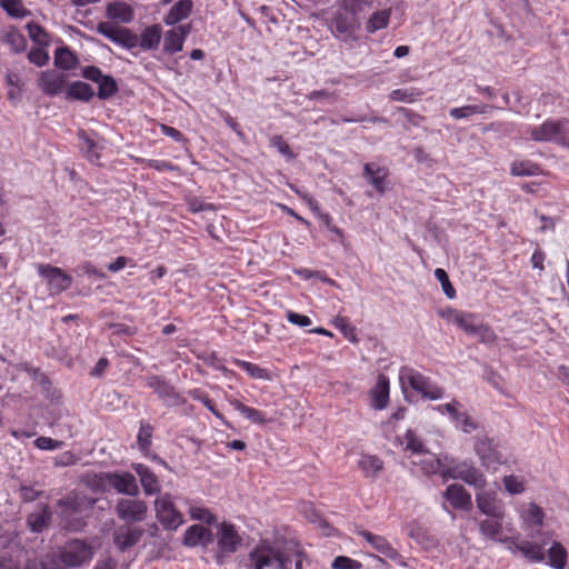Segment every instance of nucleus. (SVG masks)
Wrapping results in <instances>:
<instances>
[{
  "instance_id": "nucleus-1",
  "label": "nucleus",
  "mask_w": 569,
  "mask_h": 569,
  "mask_svg": "<svg viewBox=\"0 0 569 569\" xmlns=\"http://www.w3.org/2000/svg\"><path fill=\"white\" fill-rule=\"evenodd\" d=\"M480 533L492 541L505 543L512 552L521 553L531 563H541L545 560L543 545L536 541L519 540L511 521L506 522L505 517H488L478 523Z\"/></svg>"
},
{
  "instance_id": "nucleus-2",
  "label": "nucleus",
  "mask_w": 569,
  "mask_h": 569,
  "mask_svg": "<svg viewBox=\"0 0 569 569\" xmlns=\"http://www.w3.org/2000/svg\"><path fill=\"white\" fill-rule=\"evenodd\" d=\"M400 381L407 383L416 392L429 400H439L445 396V389L411 367H402Z\"/></svg>"
},
{
  "instance_id": "nucleus-3",
  "label": "nucleus",
  "mask_w": 569,
  "mask_h": 569,
  "mask_svg": "<svg viewBox=\"0 0 569 569\" xmlns=\"http://www.w3.org/2000/svg\"><path fill=\"white\" fill-rule=\"evenodd\" d=\"M568 124L567 119H547L539 126L529 129L530 138L537 142H556L561 146H569L565 128Z\"/></svg>"
},
{
  "instance_id": "nucleus-4",
  "label": "nucleus",
  "mask_w": 569,
  "mask_h": 569,
  "mask_svg": "<svg viewBox=\"0 0 569 569\" xmlns=\"http://www.w3.org/2000/svg\"><path fill=\"white\" fill-rule=\"evenodd\" d=\"M279 547L269 539H261L248 553L246 569L274 568Z\"/></svg>"
},
{
  "instance_id": "nucleus-5",
  "label": "nucleus",
  "mask_w": 569,
  "mask_h": 569,
  "mask_svg": "<svg viewBox=\"0 0 569 569\" xmlns=\"http://www.w3.org/2000/svg\"><path fill=\"white\" fill-rule=\"evenodd\" d=\"M92 557V547L79 539L67 542L59 552V560L69 568L81 567L90 562Z\"/></svg>"
},
{
  "instance_id": "nucleus-6",
  "label": "nucleus",
  "mask_w": 569,
  "mask_h": 569,
  "mask_svg": "<svg viewBox=\"0 0 569 569\" xmlns=\"http://www.w3.org/2000/svg\"><path fill=\"white\" fill-rule=\"evenodd\" d=\"M146 386L154 391L166 407H179L187 403V399L162 376H148Z\"/></svg>"
},
{
  "instance_id": "nucleus-7",
  "label": "nucleus",
  "mask_w": 569,
  "mask_h": 569,
  "mask_svg": "<svg viewBox=\"0 0 569 569\" xmlns=\"http://www.w3.org/2000/svg\"><path fill=\"white\" fill-rule=\"evenodd\" d=\"M443 477L462 480L476 489H483L487 483L485 475L471 461L453 463Z\"/></svg>"
},
{
  "instance_id": "nucleus-8",
  "label": "nucleus",
  "mask_w": 569,
  "mask_h": 569,
  "mask_svg": "<svg viewBox=\"0 0 569 569\" xmlns=\"http://www.w3.org/2000/svg\"><path fill=\"white\" fill-rule=\"evenodd\" d=\"M154 510L158 521L167 530H176L183 522L182 513L176 508L169 493L156 499Z\"/></svg>"
},
{
  "instance_id": "nucleus-9",
  "label": "nucleus",
  "mask_w": 569,
  "mask_h": 569,
  "mask_svg": "<svg viewBox=\"0 0 569 569\" xmlns=\"http://www.w3.org/2000/svg\"><path fill=\"white\" fill-rule=\"evenodd\" d=\"M82 77L98 84V98L107 100L114 96L118 90V83L112 76L102 73L101 69L96 66H87L82 69Z\"/></svg>"
},
{
  "instance_id": "nucleus-10",
  "label": "nucleus",
  "mask_w": 569,
  "mask_h": 569,
  "mask_svg": "<svg viewBox=\"0 0 569 569\" xmlns=\"http://www.w3.org/2000/svg\"><path fill=\"white\" fill-rule=\"evenodd\" d=\"M242 543V537L237 527L228 521H222L218 526L217 546L220 555L234 553Z\"/></svg>"
},
{
  "instance_id": "nucleus-11",
  "label": "nucleus",
  "mask_w": 569,
  "mask_h": 569,
  "mask_svg": "<svg viewBox=\"0 0 569 569\" xmlns=\"http://www.w3.org/2000/svg\"><path fill=\"white\" fill-rule=\"evenodd\" d=\"M38 272L41 276V282H44L50 295H58L67 290L71 284V277L60 268L51 266H39Z\"/></svg>"
},
{
  "instance_id": "nucleus-12",
  "label": "nucleus",
  "mask_w": 569,
  "mask_h": 569,
  "mask_svg": "<svg viewBox=\"0 0 569 569\" xmlns=\"http://www.w3.org/2000/svg\"><path fill=\"white\" fill-rule=\"evenodd\" d=\"M475 452L478 456L482 467L488 470H496L497 467L502 463L501 453L499 452L497 446L493 443V440L488 437L479 438L476 441Z\"/></svg>"
},
{
  "instance_id": "nucleus-13",
  "label": "nucleus",
  "mask_w": 569,
  "mask_h": 569,
  "mask_svg": "<svg viewBox=\"0 0 569 569\" xmlns=\"http://www.w3.org/2000/svg\"><path fill=\"white\" fill-rule=\"evenodd\" d=\"M357 535L361 537L372 549L383 555L388 559L405 566L401 555L395 549L391 543L380 535L372 533L369 530H357Z\"/></svg>"
},
{
  "instance_id": "nucleus-14",
  "label": "nucleus",
  "mask_w": 569,
  "mask_h": 569,
  "mask_svg": "<svg viewBox=\"0 0 569 569\" xmlns=\"http://www.w3.org/2000/svg\"><path fill=\"white\" fill-rule=\"evenodd\" d=\"M106 483L118 493L136 497L139 493V486L136 477L127 471L108 472L104 475Z\"/></svg>"
},
{
  "instance_id": "nucleus-15",
  "label": "nucleus",
  "mask_w": 569,
  "mask_h": 569,
  "mask_svg": "<svg viewBox=\"0 0 569 569\" xmlns=\"http://www.w3.org/2000/svg\"><path fill=\"white\" fill-rule=\"evenodd\" d=\"M116 511L121 520L140 522L146 519L148 506L142 500L121 499L117 503Z\"/></svg>"
},
{
  "instance_id": "nucleus-16",
  "label": "nucleus",
  "mask_w": 569,
  "mask_h": 569,
  "mask_svg": "<svg viewBox=\"0 0 569 569\" xmlns=\"http://www.w3.org/2000/svg\"><path fill=\"white\" fill-rule=\"evenodd\" d=\"M478 509L488 517L501 518L506 516L505 505L498 498L496 491H485L481 489L476 495Z\"/></svg>"
},
{
  "instance_id": "nucleus-17",
  "label": "nucleus",
  "mask_w": 569,
  "mask_h": 569,
  "mask_svg": "<svg viewBox=\"0 0 569 569\" xmlns=\"http://www.w3.org/2000/svg\"><path fill=\"white\" fill-rule=\"evenodd\" d=\"M443 497L453 509L468 511L472 507L471 495L461 485L452 483L448 486Z\"/></svg>"
},
{
  "instance_id": "nucleus-18",
  "label": "nucleus",
  "mask_w": 569,
  "mask_h": 569,
  "mask_svg": "<svg viewBox=\"0 0 569 569\" xmlns=\"http://www.w3.org/2000/svg\"><path fill=\"white\" fill-rule=\"evenodd\" d=\"M191 30L190 24H180L168 30L164 34L163 50L173 54L182 50L184 40Z\"/></svg>"
},
{
  "instance_id": "nucleus-19",
  "label": "nucleus",
  "mask_w": 569,
  "mask_h": 569,
  "mask_svg": "<svg viewBox=\"0 0 569 569\" xmlns=\"http://www.w3.org/2000/svg\"><path fill=\"white\" fill-rule=\"evenodd\" d=\"M132 469L139 476L140 483L147 496L158 495L161 491L160 480L150 467L143 463H132Z\"/></svg>"
},
{
  "instance_id": "nucleus-20",
  "label": "nucleus",
  "mask_w": 569,
  "mask_h": 569,
  "mask_svg": "<svg viewBox=\"0 0 569 569\" xmlns=\"http://www.w3.org/2000/svg\"><path fill=\"white\" fill-rule=\"evenodd\" d=\"M390 382L388 377L379 375L375 387L370 390V406L375 410H383L389 405Z\"/></svg>"
},
{
  "instance_id": "nucleus-21",
  "label": "nucleus",
  "mask_w": 569,
  "mask_h": 569,
  "mask_svg": "<svg viewBox=\"0 0 569 569\" xmlns=\"http://www.w3.org/2000/svg\"><path fill=\"white\" fill-rule=\"evenodd\" d=\"M546 546V541L542 540L540 542ZM545 552V562L547 560V565L552 569H565L568 562V551L565 546L559 541H552L551 546Z\"/></svg>"
},
{
  "instance_id": "nucleus-22",
  "label": "nucleus",
  "mask_w": 569,
  "mask_h": 569,
  "mask_svg": "<svg viewBox=\"0 0 569 569\" xmlns=\"http://www.w3.org/2000/svg\"><path fill=\"white\" fill-rule=\"evenodd\" d=\"M545 517L543 509L537 503L530 502L527 510L520 515L522 528L525 530H539L543 526Z\"/></svg>"
},
{
  "instance_id": "nucleus-23",
  "label": "nucleus",
  "mask_w": 569,
  "mask_h": 569,
  "mask_svg": "<svg viewBox=\"0 0 569 569\" xmlns=\"http://www.w3.org/2000/svg\"><path fill=\"white\" fill-rule=\"evenodd\" d=\"M226 400L234 410L239 411L252 423L264 425L269 421L263 411L256 409L253 407H249L230 395H226Z\"/></svg>"
},
{
  "instance_id": "nucleus-24",
  "label": "nucleus",
  "mask_w": 569,
  "mask_h": 569,
  "mask_svg": "<svg viewBox=\"0 0 569 569\" xmlns=\"http://www.w3.org/2000/svg\"><path fill=\"white\" fill-rule=\"evenodd\" d=\"M67 77L63 73L44 72L40 79V86L48 96H57L63 92Z\"/></svg>"
},
{
  "instance_id": "nucleus-25",
  "label": "nucleus",
  "mask_w": 569,
  "mask_h": 569,
  "mask_svg": "<svg viewBox=\"0 0 569 569\" xmlns=\"http://www.w3.org/2000/svg\"><path fill=\"white\" fill-rule=\"evenodd\" d=\"M363 174L369 180V183L372 184L377 192L385 193V180L388 177L387 168L379 167L373 163H366L363 166Z\"/></svg>"
},
{
  "instance_id": "nucleus-26",
  "label": "nucleus",
  "mask_w": 569,
  "mask_h": 569,
  "mask_svg": "<svg viewBox=\"0 0 569 569\" xmlns=\"http://www.w3.org/2000/svg\"><path fill=\"white\" fill-rule=\"evenodd\" d=\"M212 535L209 529L201 525H192L183 535V545L187 547H196L198 545H207L211 541Z\"/></svg>"
},
{
  "instance_id": "nucleus-27",
  "label": "nucleus",
  "mask_w": 569,
  "mask_h": 569,
  "mask_svg": "<svg viewBox=\"0 0 569 569\" xmlns=\"http://www.w3.org/2000/svg\"><path fill=\"white\" fill-rule=\"evenodd\" d=\"M192 8V0H179L171 7L169 12L164 16V23L167 26H174L178 22L187 19L191 14Z\"/></svg>"
},
{
  "instance_id": "nucleus-28",
  "label": "nucleus",
  "mask_w": 569,
  "mask_h": 569,
  "mask_svg": "<svg viewBox=\"0 0 569 569\" xmlns=\"http://www.w3.org/2000/svg\"><path fill=\"white\" fill-rule=\"evenodd\" d=\"M142 536L141 529L132 528H120L114 532V543L121 550L124 551L128 548L137 545Z\"/></svg>"
},
{
  "instance_id": "nucleus-29",
  "label": "nucleus",
  "mask_w": 569,
  "mask_h": 569,
  "mask_svg": "<svg viewBox=\"0 0 569 569\" xmlns=\"http://www.w3.org/2000/svg\"><path fill=\"white\" fill-rule=\"evenodd\" d=\"M510 173L513 177H533L543 174L542 167L528 159L515 160L510 164Z\"/></svg>"
},
{
  "instance_id": "nucleus-30",
  "label": "nucleus",
  "mask_w": 569,
  "mask_h": 569,
  "mask_svg": "<svg viewBox=\"0 0 569 569\" xmlns=\"http://www.w3.org/2000/svg\"><path fill=\"white\" fill-rule=\"evenodd\" d=\"M94 97L92 87L82 81H74L66 90V99L89 102Z\"/></svg>"
},
{
  "instance_id": "nucleus-31",
  "label": "nucleus",
  "mask_w": 569,
  "mask_h": 569,
  "mask_svg": "<svg viewBox=\"0 0 569 569\" xmlns=\"http://www.w3.org/2000/svg\"><path fill=\"white\" fill-rule=\"evenodd\" d=\"M161 40V27L159 24H152L147 27L140 39L138 38V46L143 50H152L158 48Z\"/></svg>"
},
{
  "instance_id": "nucleus-32",
  "label": "nucleus",
  "mask_w": 569,
  "mask_h": 569,
  "mask_svg": "<svg viewBox=\"0 0 569 569\" xmlns=\"http://www.w3.org/2000/svg\"><path fill=\"white\" fill-rule=\"evenodd\" d=\"M491 109L489 104H466L462 107L451 108L449 114L455 120L467 119L473 114H483Z\"/></svg>"
},
{
  "instance_id": "nucleus-33",
  "label": "nucleus",
  "mask_w": 569,
  "mask_h": 569,
  "mask_svg": "<svg viewBox=\"0 0 569 569\" xmlns=\"http://www.w3.org/2000/svg\"><path fill=\"white\" fill-rule=\"evenodd\" d=\"M6 80L9 87L8 99L16 106L21 100L24 82L19 74L12 72L7 73Z\"/></svg>"
},
{
  "instance_id": "nucleus-34",
  "label": "nucleus",
  "mask_w": 569,
  "mask_h": 569,
  "mask_svg": "<svg viewBox=\"0 0 569 569\" xmlns=\"http://www.w3.org/2000/svg\"><path fill=\"white\" fill-rule=\"evenodd\" d=\"M153 427L147 421H140V429L137 436L139 450L148 456L152 446Z\"/></svg>"
},
{
  "instance_id": "nucleus-35",
  "label": "nucleus",
  "mask_w": 569,
  "mask_h": 569,
  "mask_svg": "<svg viewBox=\"0 0 569 569\" xmlns=\"http://www.w3.org/2000/svg\"><path fill=\"white\" fill-rule=\"evenodd\" d=\"M383 467L385 463L378 456L366 455L359 460V468L363 471L366 477H376L383 470Z\"/></svg>"
},
{
  "instance_id": "nucleus-36",
  "label": "nucleus",
  "mask_w": 569,
  "mask_h": 569,
  "mask_svg": "<svg viewBox=\"0 0 569 569\" xmlns=\"http://www.w3.org/2000/svg\"><path fill=\"white\" fill-rule=\"evenodd\" d=\"M107 16L111 19H119L122 22H130L133 18V12L127 3L112 2L107 6Z\"/></svg>"
},
{
  "instance_id": "nucleus-37",
  "label": "nucleus",
  "mask_w": 569,
  "mask_h": 569,
  "mask_svg": "<svg viewBox=\"0 0 569 569\" xmlns=\"http://www.w3.org/2000/svg\"><path fill=\"white\" fill-rule=\"evenodd\" d=\"M78 58L68 48H58L54 52V64L62 70H71L76 67Z\"/></svg>"
},
{
  "instance_id": "nucleus-38",
  "label": "nucleus",
  "mask_w": 569,
  "mask_h": 569,
  "mask_svg": "<svg viewBox=\"0 0 569 569\" xmlns=\"http://www.w3.org/2000/svg\"><path fill=\"white\" fill-rule=\"evenodd\" d=\"M238 368L246 371L251 378L254 379H263L268 380L270 379L269 370L266 368H261L259 365L249 362L241 359H234L232 361Z\"/></svg>"
},
{
  "instance_id": "nucleus-39",
  "label": "nucleus",
  "mask_w": 569,
  "mask_h": 569,
  "mask_svg": "<svg viewBox=\"0 0 569 569\" xmlns=\"http://www.w3.org/2000/svg\"><path fill=\"white\" fill-rule=\"evenodd\" d=\"M423 92L417 88L395 89L390 92L389 99L392 101H401L412 103L421 98Z\"/></svg>"
},
{
  "instance_id": "nucleus-40",
  "label": "nucleus",
  "mask_w": 569,
  "mask_h": 569,
  "mask_svg": "<svg viewBox=\"0 0 569 569\" xmlns=\"http://www.w3.org/2000/svg\"><path fill=\"white\" fill-rule=\"evenodd\" d=\"M390 14V10H381L375 12L366 23V30L369 33H373L380 29H385L389 24Z\"/></svg>"
},
{
  "instance_id": "nucleus-41",
  "label": "nucleus",
  "mask_w": 569,
  "mask_h": 569,
  "mask_svg": "<svg viewBox=\"0 0 569 569\" xmlns=\"http://www.w3.org/2000/svg\"><path fill=\"white\" fill-rule=\"evenodd\" d=\"M505 489L510 495H520L526 491V481L522 477L509 475L502 479Z\"/></svg>"
},
{
  "instance_id": "nucleus-42",
  "label": "nucleus",
  "mask_w": 569,
  "mask_h": 569,
  "mask_svg": "<svg viewBox=\"0 0 569 569\" xmlns=\"http://www.w3.org/2000/svg\"><path fill=\"white\" fill-rule=\"evenodd\" d=\"M0 7L12 18H23L29 14L22 0H0Z\"/></svg>"
},
{
  "instance_id": "nucleus-43",
  "label": "nucleus",
  "mask_w": 569,
  "mask_h": 569,
  "mask_svg": "<svg viewBox=\"0 0 569 569\" xmlns=\"http://www.w3.org/2000/svg\"><path fill=\"white\" fill-rule=\"evenodd\" d=\"M269 143L270 147L277 149L278 152L287 160H293L296 158V153L292 151L291 147L281 134H273L270 137Z\"/></svg>"
},
{
  "instance_id": "nucleus-44",
  "label": "nucleus",
  "mask_w": 569,
  "mask_h": 569,
  "mask_svg": "<svg viewBox=\"0 0 569 569\" xmlns=\"http://www.w3.org/2000/svg\"><path fill=\"white\" fill-rule=\"evenodd\" d=\"M335 328H337L347 339L355 342L356 338V327L351 325L349 318L338 316L332 321Z\"/></svg>"
},
{
  "instance_id": "nucleus-45",
  "label": "nucleus",
  "mask_w": 569,
  "mask_h": 569,
  "mask_svg": "<svg viewBox=\"0 0 569 569\" xmlns=\"http://www.w3.org/2000/svg\"><path fill=\"white\" fill-rule=\"evenodd\" d=\"M189 515L191 519L203 521L207 525H212L216 522V517L213 513L206 507L199 505H190Z\"/></svg>"
},
{
  "instance_id": "nucleus-46",
  "label": "nucleus",
  "mask_w": 569,
  "mask_h": 569,
  "mask_svg": "<svg viewBox=\"0 0 569 569\" xmlns=\"http://www.w3.org/2000/svg\"><path fill=\"white\" fill-rule=\"evenodd\" d=\"M476 319H477L476 313L461 311V313L455 325H457L466 333L472 335L477 330V326H478V323L475 322Z\"/></svg>"
},
{
  "instance_id": "nucleus-47",
  "label": "nucleus",
  "mask_w": 569,
  "mask_h": 569,
  "mask_svg": "<svg viewBox=\"0 0 569 569\" xmlns=\"http://www.w3.org/2000/svg\"><path fill=\"white\" fill-rule=\"evenodd\" d=\"M406 450L411 451L412 453H423L425 445L421 439L415 433L413 430L408 429L403 436Z\"/></svg>"
},
{
  "instance_id": "nucleus-48",
  "label": "nucleus",
  "mask_w": 569,
  "mask_h": 569,
  "mask_svg": "<svg viewBox=\"0 0 569 569\" xmlns=\"http://www.w3.org/2000/svg\"><path fill=\"white\" fill-rule=\"evenodd\" d=\"M473 335H477L479 337V340L481 343L485 345H493L498 340V336L492 330V328L483 322H479L477 326V330Z\"/></svg>"
},
{
  "instance_id": "nucleus-49",
  "label": "nucleus",
  "mask_w": 569,
  "mask_h": 569,
  "mask_svg": "<svg viewBox=\"0 0 569 569\" xmlns=\"http://www.w3.org/2000/svg\"><path fill=\"white\" fill-rule=\"evenodd\" d=\"M4 41L16 52L23 51L27 44L24 37L17 29H10L4 36Z\"/></svg>"
},
{
  "instance_id": "nucleus-50",
  "label": "nucleus",
  "mask_w": 569,
  "mask_h": 569,
  "mask_svg": "<svg viewBox=\"0 0 569 569\" xmlns=\"http://www.w3.org/2000/svg\"><path fill=\"white\" fill-rule=\"evenodd\" d=\"M462 407V405L453 399L452 401L448 402V403H442V405H438L435 407V409L443 415V416H448L450 418V420L452 422L455 421H458L459 420V416H458V412H459V409Z\"/></svg>"
},
{
  "instance_id": "nucleus-51",
  "label": "nucleus",
  "mask_w": 569,
  "mask_h": 569,
  "mask_svg": "<svg viewBox=\"0 0 569 569\" xmlns=\"http://www.w3.org/2000/svg\"><path fill=\"white\" fill-rule=\"evenodd\" d=\"M435 277L436 279L440 282L441 287H442V290L445 292V295L449 298V299H453L456 298L457 296V292H456V289L453 288V286L451 284L450 282V279H449V276L448 273L446 272V270L441 269V268H437L435 270Z\"/></svg>"
},
{
  "instance_id": "nucleus-52",
  "label": "nucleus",
  "mask_w": 569,
  "mask_h": 569,
  "mask_svg": "<svg viewBox=\"0 0 569 569\" xmlns=\"http://www.w3.org/2000/svg\"><path fill=\"white\" fill-rule=\"evenodd\" d=\"M114 43L120 44L127 49H133L138 47V36L132 33L127 28H121Z\"/></svg>"
},
{
  "instance_id": "nucleus-53",
  "label": "nucleus",
  "mask_w": 569,
  "mask_h": 569,
  "mask_svg": "<svg viewBox=\"0 0 569 569\" xmlns=\"http://www.w3.org/2000/svg\"><path fill=\"white\" fill-rule=\"evenodd\" d=\"M138 161L142 163L146 168L154 169L159 172L174 171L178 169L176 164L167 160L139 159Z\"/></svg>"
},
{
  "instance_id": "nucleus-54",
  "label": "nucleus",
  "mask_w": 569,
  "mask_h": 569,
  "mask_svg": "<svg viewBox=\"0 0 569 569\" xmlns=\"http://www.w3.org/2000/svg\"><path fill=\"white\" fill-rule=\"evenodd\" d=\"M458 416H459V420L458 421H455L453 423L460 428L463 432L466 433H471L472 431L477 430L478 429V422L471 418L468 412L466 411H460L458 412Z\"/></svg>"
},
{
  "instance_id": "nucleus-55",
  "label": "nucleus",
  "mask_w": 569,
  "mask_h": 569,
  "mask_svg": "<svg viewBox=\"0 0 569 569\" xmlns=\"http://www.w3.org/2000/svg\"><path fill=\"white\" fill-rule=\"evenodd\" d=\"M200 402L217 418L219 419L223 426L227 428H232V425L230 421L226 419L223 413L217 409V406L214 401L209 397V395L206 392L201 399Z\"/></svg>"
},
{
  "instance_id": "nucleus-56",
  "label": "nucleus",
  "mask_w": 569,
  "mask_h": 569,
  "mask_svg": "<svg viewBox=\"0 0 569 569\" xmlns=\"http://www.w3.org/2000/svg\"><path fill=\"white\" fill-rule=\"evenodd\" d=\"M332 569H361L362 563L346 556H338L331 565Z\"/></svg>"
},
{
  "instance_id": "nucleus-57",
  "label": "nucleus",
  "mask_w": 569,
  "mask_h": 569,
  "mask_svg": "<svg viewBox=\"0 0 569 569\" xmlns=\"http://www.w3.org/2000/svg\"><path fill=\"white\" fill-rule=\"evenodd\" d=\"M121 28L122 27H117L110 22H99L97 26V31L107 39L114 42Z\"/></svg>"
},
{
  "instance_id": "nucleus-58",
  "label": "nucleus",
  "mask_w": 569,
  "mask_h": 569,
  "mask_svg": "<svg viewBox=\"0 0 569 569\" xmlns=\"http://www.w3.org/2000/svg\"><path fill=\"white\" fill-rule=\"evenodd\" d=\"M286 318L290 323L298 327H308L312 323V320L308 316L295 312L292 310H288L286 312Z\"/></svg>"
},
{
  "instance_id": "nucleus-59",
  "label": "nucleus",
  "mask_w": 569,
  "mask_h": 569,
  "mask_svg": "<svg viewBox=\"0 0 569 569\" xmlns=\"http://www.w3.org/2000/svg\"><path fill=\"white\" fill-rule=\"evenodd\" d=\"M296 193L302 199V201L309 207V209L316 214L317 217L322 212L319 206V202L309 193L307 192H300L299 190H296Z\"/></svg>"
},
{
  "instance_id": "nucleus-60",
  "label": "nucleus",
  "mask_w": 569,
  "mask_h": 569,
  "mask_svg": "<svg viewBox=\"0 0 569 569\" xmlns=\"http://www.w3.org/2000/svg\"><path fill=\"white\" fill-rule=\"evenodd\" d=\"M62 446H63L62 441L54 440L49 437H38V449L53 450V449H59Z\"/></svg>"
},
{
  "instance_id": "nucleus-61",
  "label": "nucleus",
  "mask_w": 569,
  "mask_h": 569,
  "mask_svg": "<svg viewBox=\"0 0 569 569\" xmlns=\"http://www.w3.org/2000/svg\"><path fill=\"white\" fill-rule=\"evenodd\" d=\"M420 463H421V469L426 475L436 473L438 471L439 465H440L439 460L433 456L428 457L427 459L422 460Z\"/></svg>"
},
{
  "instance_id": "nucleus-62",
  "label": "nucleus",
  "mask_w": 569,
  "mask_h": 569,
  "mask_svg": "<svg viewBox=\"0 0 569 569\" xmlns=\"http://www.w3.org/2000/svg\"><path fill=\"white\" fill-rule=\"evenodd\" d=\"M160 131L162 134L170 137L176 142H182L186 140L184 136L181 131H179L178 129L170 127L168 124H163V123L160 124Z\"/></svg>"
},
{
  "instance_id": "nucleus-63",
  "label": "nucleus",
  "mask_w": 569,
  "mask_h": 569,
  "mask_svg": "<svg viewBox=\"0 0 569 569\" xmlns=\"http://www.w3.org/2000/svg\"><path fill=\"white\" fill-rule=\"evenodd\" d=\"M438 316L448 322L456 323L457 319L459 318L461 311L457 310L452 307H446L440 310H438Z\"/></svg>"
},
{
  "instance_id": "nucleus-64",
  "label": "nucleus",
  "mask_w": 569,
  "mask_h": 569,
  "mask_svg": "<svg viewBox=\"0 0 569 569\" xmlns=\"http://www.w3.org/2000/svg\"><path fill=\"white\" fill-rule=\"evenodd\" d=\"M545 260L546 253L540 248H537L531 256L530 262L533 269L542 271L545 269Z\"/></svg>"
}]
</instances>
